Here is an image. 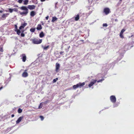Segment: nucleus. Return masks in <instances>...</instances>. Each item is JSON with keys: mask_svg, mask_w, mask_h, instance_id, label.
I'll list each match as a JSON object with an SVG mask.
<instances>
[{"mask_svg": "<svg viewBox=\"0 0 134 134\" xmlns=\"http://www.w3.org/2000/svg\"><path fill=\"white\" fill-rule=\"evenodd\" d=\"M123 54H120L119 57L118 58L117 60H120L123 57Z\"/></svg>", "mask_w": 134, "mask_h": 134, "instance_id": "20", "label": "nucleus"}, {"mask_svg": "<svg viewBox=\"0 0 134 134\" xmlns=\"http://www.w3.org/2000/svg\"><path fill=\"white\" fill-rule=\"evenodd\" d=\"M29 2L28 0H25L24 1V4L25 5H27Z\"/></svg>", "mask_w": 134, "mask_h": 134, "instance_id": "23", "label": "nucleus"}, {"mask_svg": "<svg viewBox=\"0 0 134 134\" xmlns=\"http://www.w3.org/2000/svg\"><path fill=\"white\" fill-rule=\"evenodd\" d=\"M122 0H120L119 1V2H120V3H121Z\"/></svg>", "mask_w": 134, "mask_h": 134, "instance_id": "50", "label": "nucleus"}, {"mask_svg": "<svg viewBox=\"0 0 134 134\" xmlns=\"http://www.w3.org/2000/svg\"><path fill=\"white\" fill-rule=\"evenodd\" d=\"M20 57H21V59H22V60L23 62H25L26 59V57L25 54H23L21 55Z\"/></svg>", "mask_w": 134, "mask_h": 134, "instance_id": "8", "label": "nucleus"}, {"mask_svg": "<svg viewBox=\"0 0 134 134\" xmlns=\"http://www.w3.org/2000/svg\"><path fill=\"white\" fill-rule=\"evenodd\" d=\"M64 52H63V51H61L60 52V54H62V53Z\"/></svg>", "mask_w": 134, "mask_h": 134, "instance_id": "45", "label": "nucleus"}, {"mask_svg": "<svg viewBox=\"0 0 134 134\" xmlns=\"http://www.w3.org/2000/svg\"><path fill=\"white\" fill-rule=\"evenodd\" d=\"M110 99L111 101L113 103L116 102V99L115 97L114 96H111L110 97Z\"/></svg>", "mask_w": 134, "mask_h": 134, "instance_id": "6", "label": "nucleus"}, {"mask_svg": "<svg viewBox=\"0 0 134 134\" xmlns=\"http://www.w3.org/2000/svg\"><path fill=\"white\" fill-rule=\"evenodd\" d=\"M42 2H44L46 0H40Z\"/></svg>", "mask_w": 134, "mask_h": 134, "instance_id": "48", "label": "nucleus"}, {"mask_svg": "<svg viewBox=\"0 0 134 134\" xmlns=\"http://www.w3.org/2000/svg\"><path fill=\"white\" fill-rule=\"evenodd\" d=\"M35 6L33 5H28L27 7V8L30 10H32L34 9L35 8Z\"/></svg>", "mask_w": 134, "mask_h": 134, "instance_id": "11", "label": "nucleus"}, {"mask_svg": "<svg viewBox=\"0 0 134 134\" xmlns=\"http://www.w3.org/2000/svg\"><path fill=\"white\" fill-rule=\"evenodd\" d=\"M36 13L34 11H32L31 12L30 15L32 17H33L36 15Z\"/></svg>", "mask_w": 134, "mask_h": 134, "instance_id": "17", "label": "nucleus"}, {"mask_svg": "<svg viewBox=\"0 0 134 134\" xmlns=\"http://www.w3.org/2000/svg\"><path fill=\"white\" fill-rule=\"evenodd\" d=\"M121 33H120V37L122 38H124V36L123 35V34H121Z\"/></svg>", "mask_w": 134, "mask_h": 134, "instance_id": "42", "label": "nucleus"}, {"mask_svg": "<svg viewBox=\"0 0 134 134\" xmlns=\"http://www.w3.org/2000/svg\"><path fill=\"white\" fill-rule=\"evenodd\" d=\"M47 101H46V102H45V103H47Z\"/></svg>", "mask_w": 134, "mask_h": 134, "instance_id": "56", "label": "nucleus"}, {"mask_svg": "<svg viewBox=\"0 0 134 134\" xmlns=\"http://www.w3.org/2000/svg\"><path fill=\"white\" fill-rule=\"evenodd\" d=\"M16 7H18V6L17 5V6H16Z\"/></svg>", "mask_w": 134, "mask_h": 134, "instance_id": "59", "label": "nucleus"}, {"mask_svg": "<svg viewBox=\"0 0 134 134\" xmlns=\"http://www.w3.org/2000/svg\"><path fill=\"white\" fill-rule=\"evenodd\" d=\"M111 65V64H104L102 66V68L103 69H109L110 68V67H109V65L110 66Z\"/></svg>", "mask_w": 134, "mask_h": 134, "instance_id": "4", "label": "nucleus"}, {"mask_svg": "<svg viewBox=\"0 0 134 134\" xmlns=\"http://www.w3.org/2000/svg\"><path fill=\"white\" fill-rule=\"evenodd\" d=\"M104 80V78H103L99 80H98V81L97 82H100L102 81L103 80Z\"/></svg>", "mask_w": 134, "mask_h": 134, "instance_id": "33", "label": "nucleus"}, {"mask_svg": "<svg viewBox=\"0 0 134 134\" xmlns=\"http://www.w3.org/2000/svg\"><path fill=\"white\" fill-rule=\"evenodd\" d=\"M23 117V116H21L19 117L18 119V120L16 121V124H18L19 123L22 119Z\"/></svg>", "mask_w": 134, "mask_h": 134, "instance_id": "15", "label": "nucleus"}, {"mask_svg": "<svg viewBox=\"0 0 134 134\" xmlns=\"http://www.w3.org/2000/svg\"><path fill=\"white\" fill-rule=\"evenodd\" d=\"M125 30L124 29H122L120 33H121V34H123V32L125 31Z\"/></svg>", "mask_w": 134, "mask_h": 134, "instance_id": "30", "label": "nucleus"}, {"mask_svg": "<svg viewBox=\"0 0 134 134\" xmlns=\"http://www.w3.org/2000/svg\"><path fill=\"white\" fill-rule=\"evenodd\" d=\"M9 12L10 13H12L13 11V9L9 8L8 9Z\"/></svg>", "mask_w": 134, "mask_h": 134, "instance_id": "28", "label": "nucleus"}, {"mask_svg": "<svg viewBox=\"0 0 134 134\" xmlns=\"http://www.w3.org/2000/svg\"><path fill=\"white\" fill-rule=\"evenodd\" d=\"M60 66V64L58 63L56 64V71L58 72Z\"/></svg>", "mask_w": 134, "mask_h": 134, "instance_id": "13", "label": "nucleus"}, {"mask_svg": "<svg viewBox=\"0 0 134 134\" xmlns=\"http://www.w3.org/2000/svg\"><path fill=\"white\" fill-rule=\"evenodd\" d=\"M49 47V46L44 47L43 48V49L45 50H47L48 48Z\"/></svg>", "mask_w": 134, "mask_h": 134, "instance_id": "32", "label": "nucleus"}, {"mask_svg": "<svg viewBox=\"0 0 134 134\" xmlns=\"http://www.w3.org/2000/svg\"><path fill=\"white\" fill-rule=\"evenodd\" d=\"M58 78H56L55 79H54L53 81V83L55 82H56V81L58 80Z\"/></svg>", "mask_w": 134, "mask_h": 134, "instance_id": "26", "label": "nucleus"}, {"mask_svg": "<svg viewBox=\"0 0 134 134\" xmlns=\"http://www.w3.org/2000/svg\"><path fill=\"white\" fill-rule=\"evenodd\" d=\"M115 21L116 22H117L118 21V19H116L115 20Z\"/></svg>", "mask_w": 134, "mask_h": 134, "instance_id": "47", "label": "nucleus"}, {"mask_svg": "<svg viewBox=\"0 0 134 134\" xmlns=\"http://www.w3.org/2000/svg\"><path fill=\"white\" fill-rule=\"evenodd\" d=\"M123 52L124 53L125 52V50H124V51H123Z\"/></svg>", "mask_w": 134, "mask_h": 134, "instance_id": "58", "label": "nucleus"}, {"mask_svg": "<svg viewBox=\"0 0 134 134\" xmlns=\"http://www.w3.org/2000/svg\"><path fill=\"white\" fill-rule=\"evenodd\" d=\"M83 40H80L79 41H77V42L78 44L80 43V44H81L82 43H81V42H83Z\"/></svg>", "mask_w": 134, "mask_h": 134, "instance_id": "29", "label": "nucleus"}, {"mask_svg": "<svg viewBox=\"0 0 134 134\" xmlns=\"http://www.w3.org/2000/svg\"><path fill=\"white\" fill-rule=\"evenodd\" d=\"M58 2H57L55 3V9H57L58 8L57 7V4H58Z\"/></svg>", "mask_w": 134, "mask_h": 134, "instance_id": "36", "label": "nucleus"}, {"mask_svg": "<svg viewBox=\"0 0 134 134\" xmlns=\"http://www.w3.org/2000/svg\"><path fill=\"white\" fill-rule=\"evenodd\" d=\"M97 81L96 80H94L92 81L91 82L90 84L88 85V86L90 87H91V86H93V85Z\"/></svg>", "mask_w": 134, "mask_h": 134, "instance_id": "12", "label": "nucleus"}, {"mask_svg": "<svg viewBox=\"0 0 134 134\" xmlns=\"http://www.w3.org/2000/svg\"><path fill=\"white\" fill-rule=\"evenodd\" d=\"M2 71H1L0 72V76H1V75H2Z\"/></svg>", "mask_w": 134, "mask_h": 134, "instance_id": "43", "label": "nucleus"}, {"mask_svg": "<svg viewBox=\"0 0 134 134\" xmlns=\"http://www.w3.org/2000/svg\"><path fill=\"white\" fill-rule=\"evenodd\" d=\"M27 23H24L22 24L19 27V29L21 30L23 29L27 25Z\"/></svg>", "mask_w": 134, "mask_h": 134, "instance_id": "9", "label": "nucleus"}, {"mask_svg": "<svg viewBox=\"0 0 134 134\" xmlns=\"http://www.w3.org/2000/svg\"><path fill=\"white\" fill-rule=\"evenodd\" d=\"M100 111H99V113H100Z\"/></svg>", "mask_w": 134, "mask_h": 134, "instance_id": "60", "label": "nucleus"}, {"mask_svg": "<svg viewBox=\"0 0 134 134\" xmlns=\"http://www.w3.org/2000/svg\"><path fill=\"white\" fill-rule=\"evenodd\" d=\"M70 0H66L67 1H69Z\"/></svg>", "mask_w": 134, "mask_h": 134, "instance_id": "57", "label": "nucleus"}, {"mask_svg": "<svg viewBox=\"0 0 134 134\" xmlns=\"http://www.w3.org/2000/svg\"><path fill=\"white\" fill-rule=\"evenodd\" d=\"M42 108V107H40V106H39V107L38 108L39 109H40V108Z\"/></svg>", "mask_w": 134, "mask_h": 134, "instance_id": "51", "label": "nucleus"}, {"mask_svg": "<svg viewBox=\"0 0 134 134\" xmlns=\"http://www.w3.org/2000/svg\"><path fill=\"white\" fill-rule=\"evenodd\" d=\"M108 26L107 24L106 23L103 24V26L107 27Z\"/></svg>", "mask_w": 134, "mask_h": 134, "instance_id": "38", "label": "nucleus"}, {"mask_svg": "<svg viewBox=\"0 0 134 134\" xmlns=\"http://www.w3.org/2000/svg\"><path fill=\"white\" fill-rule=\"evenodd\" d=\"M22 110L20 108H19L18 110V112L19 113H20L22 112Z\"/></svg>", "mask_w": 134, "mask_h": 134, "instance_id": "27", "label": "nucleus"}, {"mask_svg": "<svg viewBox=\"0 0 134 134\" xmlns=\"http://www.w3.org/2000/svg\"><path fill=\"white\" fill-rule=\"evenodd\" d=\"M121 50H120L119 51V53H121Z\"/></svg>", "mask_w": 134, "mask_h": 134, "instance_id": "52", "label": "nucleus"}, {"mask_svg": "<svg viewBox=\"0 0 134 134\" xmlns=\"http://www.w3.org/2000/svg\"><path fill=\"white\" fill-rule=\"evenodd\" d=\"M79 15H80V14L79 13L78 14H77V15H76L75 16V20L76 21H77L79 19Z\"/></svg>", "mask_w": 134, "mask_h": 134, "instance_id": "16", "label": "nucleus"}, {"mask_svg": "<svg viewBox=\"0 0 134 134\" xmlns=\"http://www.w3.org/2000/svg\"><path fill=\"white\" fill-rule=\"evenodd\" d=\"M21 10H24L23 12H21L20 11H18V9L14 8L13 9V11L17 12L18 13H19L22 16H26L29 12L28 9L27 7L25 6H22L19 8Z\"/></svg>", "mask_w": 134, "mask_h": 134, "instance_id": "1", "label": "nucleus"}, {"mask_svg": "<svg viewBox=\"0 0 134 134\" xmlns=\"http://www.w3.org/2000/svg\"><path fill=\"white\" fill-rule=\"evenodd\" d=\"M15 30H18V28H17V26L16 25H15Z\"/></svg>", "mask_w": 134, "mask_h": 134, "instance_id": "41", "label": "nucleus"}, {"mask_svg": "<svg viewBox=\"0 0 134 134\" xmlns=\"http://www.w3.org/2000/svg\"><path fill=\"white\" fill-rule=\"evenodd\" d=\"M85 84V83L84 82L82 83L80 82L76 85H74L73 86V88L75 90L78 88H81Z\"/></svg>", "mask_w": 134, "mask_h": 134, "instance_id": "2", "label": "nucleus"}, {"mask_svg": "<svg viewBox=\"0 0 134 134\" xmlns=\"http://www.w3.org/2000/svg\"><path fill=\"white\" fill-rule=\"evenodd\" d=\"M32 42L34 44H39L41 43L42 42V40H38L37 39H34L32 40Z\"/></svg>", "mask_w": 134, "mask_h": 134, "instance_id": "3", "label": "nucleus"}, {"mask_svg": "<svg viewBox=\"0 0 134 134\" xmlns=\"http://www.w3.org/2000/svg\"><path fill=\"white\" fill-rule=\"evenodd\" d=\"M70 46H69V48H70Z\"/></svg>", "mask_w": 134, "mask_h": 134, "instance_id": "61", "label": "nucleus"}, {"mask_svg": "<svg viewBox=\"0 0 134 134\" xmlns=\"http://www.w3.org/2000/svg\"><path fill=\"white\" fill-rule=\"evenodd\" d=\"M133 36V37H134V35L133 36V35H131V37H132V36Z\"/></svg>", "mask_w": 134, "mask_h": 134, "instance_id": "55", "label": "nucleus"}, {"mask_svg": "<svg viewBox=\"0 0 134 134\" xmlns=\"http://www.w3.org/2000/svg\"><path fill=\"white\" fill-rule=\"evenodd\" d=\"M15 31L16 32L17 34L19 35L21 33V31L19 29L15 30Z\"/></svg>", "mask_w": 134, "mask_h": 134, "instance_id": "22", "label": "nucleus"}, {"mask_svg": "<svg viewBox=\"0 0 134 134\" xmlns=\"http://www.w3.org/2000/svg\"><path fill=\"white\" fill-rule=\"evenodd\" d=\"M48 16H46V20H48Z\"/></svg>", "mask_w": 134, "mask_h": 134, "instance_id": "44", "label": "nucleus"}, {"mask_svg": "<svg viewBox=\"0 0 134 134\" xmlns=\"http://www.w3.org/2000/svg\"><path fill=\"white\" fill-rule=\"evenodd\" d=\"M14 116V115L13 114L12 115H11V117L12 118Z\"/></svg>", "mask_w": 134, "mask_h": 134, "instance_id": "46", "label": "nucleus"}, {"mask_svg": "<svg viewBox=\"0 0 134 134\" xmlns=\"http://www.w3.org/2000/svg\"><path fill=\"white\" fill-rule=\"evenodd\" d=\"M36 28H31L30 29V31L31 32H34Z\"/></svg>", "mask_w": 134, "mask_h": 134, "instance_id": "21", "label": "nucleus"}, {"mask_svg": "<svg viewBox=\"0 0 134 134\" xmlns=\"http://www.w3.org/2000/svg\"><path fill=\"white\" fill-rule=\"evenodd\" d=\"M10 130H11V128L8 127L6 130V131L8 132Z\"/></svg>", "mask_w": 134, "mask_h": 134, "instance_id": "35", "label": "nucleus"}, {"mask_svg": "<svg viewBox=\"0 0 134 134\" xmlns=\"http://www.w3.org/2000/svg\"><path fill=\"white\" fill-rule=\"evenodd\" d=\"M23 1V0H18V2L19 3H21Z\"/></svg>", "mask_w": 134, "mask_h": 134, "instance_id": "40", "label": "nucleus"}, {"mask_svg": "<svg viewBox=\"0 0 134 134\" xmlns=\"http://www.w3.org/2000/svg\"><path fill=\"white\" fill-rule=\"evenodd\" d=\"M40 118L41 119V120L42 121L44 119V117L42 116H40Z\"/></svg>", "mask_w": 134, "mask_h": 134, "instance_id": "37", "label": "nucleus"}, {"mask_svg": "<svg viewBox=\"0 0 134 134\" xmlns=\"http://www.w3.org/2000/svg\"><path fill=\"white\" fill-rule=\"evenodd\" d=\"M108 107H107V108H105V109H108Z\"/></svg>", "mask_w": 134, "mask_h": 134, "instance_id": "54", "label": "nucleus"}, {"mask_svg": "<svg viewBox=\"0 0 134 134\" xmlns=\"http://www.w3.org/2000/svg\"><path fill=\"white\" fill-rule=\"evenodd\" d=\"M42 29L41 25L40 24H38L36 28V29L37 30H40Z\"/></svg>", "mask_w": 134, "mask_h": 134, "instance_id": "18", "label": "nucleus"}, {"mask_svg": "<svg viewBox=\"0 0 134 134\" xmlns=\"http://www.w3.org/2000/svg\"><path fill=\"white\" fill-rule=\"evenodd\" d=\"M23 32L24 31H23L21 34V36L22 37H24L25 36L24 34L23 33Z\"/></svg>", "mask_w": 134, "mask_h": 134, "instance_id": "31", "label": "nucleus"}, {"mask_svg": "<svg viewBox=\"0 0 134 134\" xmlns=\"http://www.w3.org/2000/svg\"><path fill=\"white\" fill-rule=\"evenodd\" d=\"M11 77L10 76L6 81L5 83H8L10 81Z\"/></svg>", "mask_w": 134, "mask_h": 134, "instance_id": "24", "label": "nucleus"}, {"mask_svg": "<svg viewBox=\"0 0 134 134\" xmlns=\"http://www.w3.org/2000/svg\"><path fill=\"white\" fill-rule=\"evenodd\" d=\"M44 34L43 32H41L39 34V36L40 38H42L44 37Z\"/></svg>", "mask_w": 134, "mask_h": 134, "instance_id": "19", "label": "nucleus"}, {"mask_svg": "<svg viewBox=\"0 0 134 134\" xmlns=\"http://www.w3.org/2000/svg\"><path fill=\"white\" fill-rule=\"evenodd\" d=\"M3 48L2 47H1L0 48V52H3Z\"/></svg>", "mask_w": 134, "mask_h": 134, "instance_id": "39", "label": "nucleus"}, {"mask_svg": "<svg viewBox=\"0 0 134 134\" xmlns=\"http://www.w3.org/2000/svg\"><path fill=\"white\" fill-rule=\"evenodd\" d=\"M120 2H119L116 6V7H118L121 4Z\"/></svg>", "mask_w": 134, "mask_h": 134, "instance_id": "34", "label": "nucleus"}, {"mask_svg": "<svg viewBox=\"0 0 134 134\" xmlns=\"http://www.w3.org/2000/svg\"><path fill=\"white\" fill-rule=\"evenodd\" d=\"M104 12L105 15H107L109 13L110 10L109 8H105L104 9Z\"/></svg>", "mask_w": 134, "mask_h": 134, "instance_id": "5", "label": "nucleus"}, {"mask_svg": "<svg viewBox=\"0 0 134 134\" xmlns=\"http://www.w3.org/2000/svg\"><path fill=\"white\" fill-rule=\"evenodd\" d=\"M27 70H25L24 72L22 74V76L23 77H26L28 76V73L27 72Z\"/></svg>", "mask_w": 134, "mask_h": 134, "instance_id": "10", "label": "nucleus"}, {"mask_svg": "<svg viewBox=\"0 0 134 134\" xmlns=\"http://www.w3.org/2000/svg\"><path fill=\"white\" fill-rule=\"evenodd\" d=\"M57 19V18H56V17H53L52 18V22H54L55 21V20H56Z\"/></svg>", "mask_w": 134, "mask_h": 134, "instance_id": "25", "label": "nucleus"}, {"mask_svg": "<svg viewBox=\"0 0 134 134\" xmlns=\"http://www.w3.org/2000/svg\"><path fill=\"white\" fill-rule=\"evenodd\" d=\"M3 12V11L2 10H0V13H2Z\"/></svg>", "mask_w": 134, "mask_h": 134, "instance_id": "53", "label": "nucleus"}, {"mask_svg": "<svg viewBox=\"0 0 134 134\" xmlns=\"http://www.w3.org/2000/svg\"><path fill=\"white\" fill-rule=\"evenodd\" d=\"M87 9L88 10H90V11L88 13V14H91L92 13V11L94 9L91 6H89L87 7Z\"/></svg>", "mask_w": 134, "mask_h": 134, "instance_id": "7", "label": "nucleus"}, {"mask_svg": "<svg viewBox=\"0 0 134 134\" xmlns=\"http://www.w3.org/2000/svg\"><path fill=\"white\" fill-rule=\"evenodd\" d=\"M9 14L8 13L4 14L2 15V18L3 19V20H4Z\"/></svg>", "mask_w": 134, "mask_h": 134, "instance_id": "14", "label": "nucleus"}, {"mask_svg": "<svg viewBox=\"0 0 134 134\" xmlns=\"http://www.w3.org/2000/svg\"><path fill=\"white\" fill-rule=\"evenodd\" d=\"M3 88V87H0V90H1V89H2Z\"/></svg>", "mask_w": 134, "mask_h": 134, "instance_id": "49", "label": "nucleus"}]
</instances>
